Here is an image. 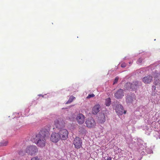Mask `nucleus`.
<instances>
[{"mask_svg": "<svg viewBox=\"0 0 160 160\" xmlns=\"http://www.w3.org/2000/svg\"><path fill=\"white\" fill-rule=\"evenodd\" d=\"M60 124V122L58 120H56L55 121V125H56L57 127H59V125Z\"/></svg>", "mask_w": 160, "mask_h": 160, "instance_id": "18", "label": "nucleus"}, {"mask_svg": "<svg viewBox=\"0 0 160 160\" xmlns=\"http://www.w3.org/2000/svg\"><path fill=\"white\" fill-rule=\"evenodd\" d=\"M118 79H119L118 77H117L115 78V79H114V83H113V84H115L116 83L118 82Z\"/></svg>", "mask_w": 160, "mask_h": 160, "instance_id": "21", "label": "nucleus"}, {"mask_svg": "<svg viewBox=\"0 0 160 160\" xmlns=\"http://www.w3.org/2000/svg\"><path fill=\"white\" fill-rule=\"evenodd\" d=\"M152 76L148 75L143 78L142 81L145 84H149L152 81Z\"/></svg>", "mask_w": 160, "mask_h": 160, "instance_id": "13", "label": "nucleus"}, {"mask_svg": "<svg viewBox=\"0 0 160 160\" xmlns=\"http://www.w3.org/2000/svg\"><path fill=\"white\" fill-rule=\"evenodd\" d=\"M82 142L81 138L78 137H76L74 139L73 141V144L75 148L78 149L82 147Z\"/></svg>", "mask_w": 160, "mask_h": 160, "instance_id": "4", "label": "nucleus"}, {"mask_svg": "<svg viewBox=\"0 0 160 160\" xmlns=\"http://www.w3.org/2000/svg\"><path fill=\"white\" fill-rule=\"evenodd\" d=\"M8 143V142L7 141H5L2 144L3 146H6Z\"/></svg>", "mask_w": 160, "mask_h": 160, "instance_id": "24", "label": "nucleus"}, {"mask_svg": "<svg viewBox=\"0 0 160 160\" xmlns=\"http://www.w3.org/2000/svg\"><path fill=\"white\" fill-rule=\"evenodd\" d=\"M116 112L119 115H122L123 113L126 114V111L125 110L123 107L121 105H117L116 106Z\"/></svg>", "mask_w": 160, "mask_h": 160, "instance_id": "8", "label": "nucleus"}, {"mask_svg": "<svg viewBox=\"0 0 160 160\" xmlns=\"http://www.w3.org/2000/svg\"><path fill=\"white\" fill-rule=\"evenodd\" d=\"M126 66V64L125 63H123L121 65L122 68H124Z\"/></svg>", "mask_w": 160, "mask_h": 160, "instance_id": "23", "label": "nucleus"}, {"mask_svg": "<svg viewBox=\"0 0 160 160\" xmlns=\"http://www.w3.org/2000/svg\"><path fill=\"white\" fill-rule=\"evenodd\" d=\"M114 96L117 99H121L124 96L123 90L122 89H119L115 93Z\"/></svg>", "mask_w": 160, "mask_h": 160, "instance_id": "9", "label": "nucleus"}, {"mask_svg": "<svg viewBox=\"0 0 160 160\" xmlns=\"http://www.w3.org/2000/svg\"><path fill=\"white\" fill-rule=\"evenodd\" d=\"M75 98L74 96H71L68 101L66 103V104H68L71 103Z\"/></svg>", "mask_w": 160, "mask_h": 160, "instance_id": "16", "label": "nucleus"}, {"mask_svg": "<svg viewBox=\"0 0 160 160\" xmlns=\"http://www.w3.org/2000/svg\"><path fill=\"white\" fill-rule=\"evenodd\" d=\"M58 133L60 137V139L65 140L68 137V132L66 129H62L60 130Z\"/></svg>", "mask_w": 160, "mask_h": 160, "instance_id": "6", "label": "nucleus"}, {"mask_svg": "<svg viewBox=\"0 0 160 160\" xmlns=\"http://www.w3.org/2000/svg\"><path fill=\"white\" fill-rule=\"evenodd\" d=\"M37 147L34 146H28L26 149V152L28 154L34 155L38 152Z\"/></svg>", "mask_w": 160, "mask_h": 160, "instance_id": "3", "label": "nucleus"}, {"mask_svg": "<svg viewBox=\"0 0 160 160\" xmlns=\"http://www.w3.org/2000/svg\"><path fill=\"white\" fill-rule=\"evenodd\" d=\"M49 132L48 130L43 128L41 130V147L45 146V141L49 136Z\"/></svg>", "mask_w": 160, "mask_h": 160, "instance_id": "1", "label": "nucleus"}, {"mask_svg": "<svg viewBox=\"0 0 160 160\" xmlns=\"http://www.w3.org/2000/svg\"><path fill=\"white\" fill-rule=\"evenodd\" d=\"M136 99L135 94H132L131 95H128L127 96L126 99V102L128 104L132 103L133 101Z\"/></svg>", "mask_w": 160, "mask_h": 160, "instance_id": "10", "label": "nucleus"}, {"mask_svg": "<svg viewBox=\"0 0 160 160\" xmlns=\"http://www.w3.org/2000/svg\"><path fill=\"white\" fill-rule=\"evenodd\" d=\"M31 160H40L39 158L38 157H34L32 158Z\"/></svg>", "mask_w": 160, "mask_h": 160, "instance_id": "22", "label": "nucleus"}, {"mask_svg": "<svg viewBox=\"0 0 160 160\" xmlns=\"http://www.w3.org/2000/svg\"><path fill=\"white\" fill-rule=\"evenodd\" d=\"M157 74H158V73H157ZM157 76H158V75H157Z\"/></svg>", "mask_w": 160, "mask_h": 160, "instance_id": "26", "label": "nucleus"}, {"mask_svg": "<svg viewBox=\"0 0 160 160\" xmlns=\"http://www.w3.org/2000/svg\"><path fill=\"white\" fill-rule=\"evenodd\" d=\"M105 160H112V158L110 157H108Z\"/></svg>", "mask_w": 160, "mask_h": 160, "instance_id": "25", "label": "nucleus"}, {"mask_svg": "<svg viewBox=\"0 0 160 160\" xmlns=\"http://www.w3.org/2000/svg\"><path fill=\"white\" fill-rule=\"evenodd\" d=\"M85 119L84 116L82 114L80 113L78 115L76 119L79 124H82L84 123Z\"/></svg>", "mask_w": 160, "mask_h": 160, "instance_id": "11", "label": "nucleus"}, {"mask_svg": "<svg viewBox=\"0 0 160 160\" xmlns=\"http://www.w3.org/2000/svg\"><path fill=\"white\" fill-rule=\"evenodd\" d=\"M85 123L86 126L89 128H94L96 125V123L92 118L87 119L85 122Z\"/></svg>", "mask_w": 160, "mask_h": 160, "instance_id": "5", "label": "nucleus"}, {"mask_svg": "<svg viewBox=\"0 0 160 160\" xmlns=\"http://www.w3.org/2000/svg\"><path fill=\"white\" fill-rule=\"evenodd\" d=\"M138 82L135 81L131 83L129 82L126 83L125 85L124 88L127 90H136L138 86Z\"/></svg>", "mask_w": 160, "mask_h": 160, "instance_id": "2", "label": "nucleus"}, {"mask_svg": "<svg viewBox=\"0 0 160 160\" xmlns=\"http://www.w3.org/2000/svg\"><path fill=\"white\" fill-rule=\"evenodd\" d=\"M98 121L100 123H103L106 121L105 115L104 113H101L98 117Z\"/></svg>", "mask_w": 160, "mask_h": 160, "instance_id": "15", "label": "nucleus"}, {"mask_svg": "<svg viewBox=\"0 0 160 160\" xmlns=\"http://www.w3.org/2000/svg\"><path fill=\"white\" fill-rule=\"evenodd\" d=\"M100 105L99 104H97L95 105L92 109V113L93 114H97L99 111Z\"/></svg>", "mask_w": 160, "mask_h": 160, "instance_id": "14", "label": "nucleus"}, {"mask_svg": "<svg viewBox=\"0 0 160 160\" xmlns=\"http://www.w3.org/2000/svg\"><path fill=\"white\" fill-rule=\"evenodd\" d=\"M142 61V58H139L137 61V63L138 64L141 63Z\"/></svg>", "mask_w": 160, "mask_h": 160, "instance_id": "20", "label": "nucleus"}, {"mask_svg": "<svg viewBox=\"0 0 160 160\" xmlns=\"http://www.w3.org/2000/svg\"><path fill=\"white\" fill-rule=\"evenodd\" d=\"M60 139V137L58 133L53 132L50 137L51 141L53 142H57Z\"/></svg>", "mask_w": 160, "mask_h": 160, "instance_id": "7", "label": "nucleus"}, {"mask_svg": "<svg viewBox=\"0 0 160 160\" xmlns=\"http://www.w3.org/2000/svg\"><path fill=\"white\" fill-rule=\"evenodd\" d=\"M33 142L36 144L39 145V142L40 141V132L38 134H35L33 136Z\"/></svg>", "mask_w": 160, "mask_h": 160, "instance_id": "12", "label": "nucleus"}, {"mask_svg": "<svg viewBox=\"0 0 160 160\" xmlns=\"http://www.w3.org/2000/svg\"><path fill=\"white\" fill-rule=\"evenodd\" d=\"M13 160H14V159H13Z\"/></svg>", "mask_w": 160, "mask_h": 160, "instance_id": "27", "label": "nucleus"}, {"mask_svg": "<svg viewBox=\"0 0 160 160\" xmlns=\"http://www.w3.org/2000/svg\"><path fill=\"white\" fill-rule=\"evenodd\" d=\"M111 103V99L110 98H108L105 100V104L107 106H109Z\"/></svg>", "mask_w": 160, "mask_h": 160, "instance_id": "17", "label": "nucleus"}, {"mask_svg": "<svg viewBox=\"0 0 160 160\" xmlns=\"http://www.w3.org/2000/svg\"><path fill=\"white\" fill-rule=\"evenodd\" d=\"M95 95L93 94H89L87 98L88 99H89L93 97Z\"/></svg>", "mask_w": 160, "mask_h": 160, "instance_id": "19", "label": "nucleus"}]
</instances>
